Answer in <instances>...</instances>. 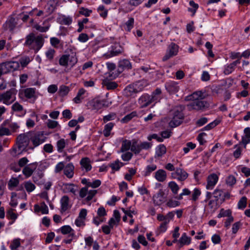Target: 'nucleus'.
Masks as SVG:
<instances>
[{"label": "nucleus", "instance_id": "1", "mask_svg": "<svg viewBox=\"0 0 250 250\" xmlns=\"http://www.w3.org/2000/svg\"><path fill=\"white\" fill-rule=\"evenodd\" d=\"M162 91L160 88H157L151 94H145L139 99V103L142 108H145L151 104L159 102L162 99Z\"/></svg>", "mask_w": 250, "mask_h": 250}, {"label": "nucleus", "instance_id": "2", "mask_svg": "<svg viewBox=\"0 0 250 250\" xmlns=\"http://www.w3.org/2000/svg\"><path fill=\"white\" fill-rule=\"evenodd\" d=\"M30 132L26 133L20 134L17 138L16 147L13 148V151L15 154H20L23 151H26V148L28 146L30 138Z\"/></svg>", "mask_w": 250, "mask_h": 250}, {"label": "nucleus", "instance_id": "3", "mask_svg": "<svg viewBox=\"0 0 250 250\" xmlns=\"http://www.w3.org/2000/svg\"><path fill=\"white\" fill-rule=\"evenodd\" d=\"M185 109V106L182 105H179L176 106L171 111L172 115V120L169 123V126L171 128H174L180 125L184 119V114L183 111Z\"/></svg>", "mask_w": 250, "mask_h": 250}, {"label": "nucleus", "instance_id": "4", "mask_svg": "<svg viewBox=\"0 0 250 250\" xmlns=\"http://www.w3.org/2000/svg\"><path fill=\"white\" fill-rule=\"evenodd\" d=\"M195 95H197V94L194 93L192 95L186 97V100H191V102L187 105L188 110H199L208 108L209 104L207 102L203 101L202 99H192L194 98Z\"/></svg>", "mask_w": 250, "mask_h": 250}, {"label": "nucleus", "instance_id": "5", "mask_svg": "<svg viewBox=\"0 0 250 250\" xmlns=\"http://www.w3.org/2000/svg\"><path fill=\"white\" fill-rule=\"evenodd\" d=\"M108 49V51L103 55V57L105 59L118 56L124 52L123 47L119 43L116 42L112 43Z\"/></svg>", "mask_w": 250, "mask_h": 250}, {"label": "nucleus", "instance_id": "6", "mask_svg": "<svg viewBox=\"0 0 250 250\" xmlns=\"http://www.w3.org/2000/svg\"><path fill=\"white\" fill-rule=\"evenodd\" d=\"M17 90L12 88L10 90L3 93H0V102H3V103L6 105H10L13 103L16 100L15 95Z\"/></svg>", "mask_w": 250, "mask_h": 250}, {"label": "nucleus", "instance_id": "7", "mask_svg": "<svg viewBox=\"0 0 250 250\" xmlns=\"http://www.w3.org/2000/svg\"><path fill=\"white\" fill-rule=\"evenodd\" d=\"M30 138L34 147L38 146L40 144L43 143L46 139L43 132L40 131L35 133L30 132Z\"/></svg>", "mask_w": 250, "mask_h": 250}, {"label": "nucleus", "instance_id": "8", "mask_svg": "<svg viewBox=\"0 0 250 250\" xmlns=\"http://www.w3.org/2000/svg\"><path fill=\"white\" fill-rule=\"evenodd\" d=\"M188 173L184 169L177 168L175 172L171 173V176L173 179H177L180 181L185 180L188 177Z\"/></svg>", "mask_w": 250, "mask_h": 250}, {"label": "nucleus", "instance_id": "9", "mask_svg": "<svg viewBox=\"0 0 250 250\" xmlns=\"http://www.w3.org/2000/svg\"><path fill=\"white\" fill-rule=\"evenodd\" d=\"M38 163L37 162L31 163L29 165H27L22 169V172L23 174L26 178L30 177L33 173L34 171L36 169Z\"/></svg>", "mask_w": 250, "mask_h": 250}, {"label": "nucleus", "instance_id": "10", "mask_svg": "<svg viewBox=\"0 0 250 250\" xmlns=\"http://www.w3.org/2000/svg\"><path fill=\"white\" fill-rule=\"evenodd\" d=\"M153 203L155 205L159 206L166 201V196L163 189H160L158 193L153 197Z\"/></svg>", "mask_w": 250, "mask_h": 250}, {"label": "nucleus", "instance_id": "11", "mask_svg": "<svg viewBox=\"0 0 250 250\" xmlns=\"http://www.w3.org/2000/svg\"><path fill=\"white\" fill-rule=\"evenodd\" d=\"M131 68L130 62L126 59H124L119 62L118 71L119 73L122 72L125 69H129Z\"/></svg>", "mask_w": 250, "mask_h": 250}, {"label": "nucleus", "instance_id": "12", "mask_svg": "<svg viewBox=\"0 0 250 250\" xmlns=\"http://www.w3.org/2000/svg\"><path fill=\"white\" fill-rule=\"evenodd\" d=\"M212 195L213 197L214 198V199L213 200L220 205L222 204L224 202L223 190L219 189H215L212 192Z\"/></svg>", "mask_w": 250, "mask_h": 250}, {"label": "nucleus", "instance_id": "13", "mask_svg": "<svg viewBox=\"0 0 250 250\" xmlns=\"http://www.w3.org/2000/svg\"><path fill=\"white\" fill-rule=\"evenodd\" d=\"M89 105L93 110H98L104 106L105 103L104 101L98 99H94L89 103Z\"/></svg>", "mask_w": 250, "mask_h": 250}, {"label": "nucleus", "instance_id": "14", "mask_svg": "<svg viewBox=\"0 0 250 250\" xmlns=\"http://www.w3.org/2000/svg\"><path fill=\"white\" fill-rule=\"evenodd\" d=\"M7 73L17 70L20 67L18 62H3Z\"/></svg>", "mask_w": 250, "mask_h": 250}, {"label": "nucleus", "instance_id": "15", "mask_svg": "<svg viewBox=\"0 0 250 250\" xmlns=\"http://www.w3.org/2000/svg\"><path fill=\"white\" fill-rule=\"evenodd\" d=\"M218 179L217 175L215 174H212L208 176V184L206 188L208 189H212L213 187L216 184Z\"/></svg>", "mask_w": 250, "mask_h": 250}, {"label": "nucleus", "instance_id": "16", "mask_svg": "<svg viewBox=\"0 0 250 250\" xmlns=\"http://www.w3.org/2000/svg\"><path fill=\"white\" fill-rule=\"evenodd\" d=\"M165 87L167 92L171 94L176 93L179 89L177 84L174 82L166 83Z\"/></svg>", "mask_w": 250, "mask_h": 250}, {"label": "nucleus", "instance_id": "17", "mask_svg": "<svg viewBox=\"0 0 250 250\" xmlns=\"http://www.w3.org/2000/svg\"><path fill=\"white\" fill-rule=\"evenodd\" d=\"M69 198L67 195L63 196L61 199V211L64 212L70 208L69 206Z\"/></svg>", "mask_w": 250, "mask_h": 250}, {"label": "nucleus", "instance_id": "18", "mask_svg": "<svg viewBox=\"0 0 250 250\" xmlns=\"http://www.w3.org/2000/svg\"><path fill=\"white\" fill-rule=\"evenodd\" d=\"M74 167L72 164L69 163L67 164L64 168V174L68 178H71L74 174Z\"/></svg>", "mask_w": 250, "mask_h": 250}, {"label": "nucleus", "instance_id": "19", "mask_svg": "<svg viewBox=\"0 0 250 250\" xmlns=\"http://www.w3.org/2000/svg\"><path fill=\"white\" fill-rule=\"evenodd\" d=\"M59 0H49L47 3V10L49 14H51L56 8Z\"/></svg>", "mask_w": 250, "mask_h": 250}, {"label": "nucleus", "instance_id": "20", "mask_svg": "<svg viewBox=\"0 0 250 250\" xmlns=\"http://www.w3.org/2000/svg\"><path fill=\"white\" fill-rule=\"evenodd\" d=\"M155 177L158 181L163 182L167 178L166 172L163 169H159L155 172Z\"/></svg>", "mask_w": 250, "mask_h": 250}, {"label": "nucleus", "instance_id": "21", "mask_svg": "<svg viewBox=\"0 0 250 250\" xmlns=\"http://www.w3.org/2000/svg\"><path fill=\"white\" fill-rule=\"evenodd\" d=\"M190 242V238L188 237L186 233H184L181 238L178 240L180 247H182L185 245H189Z\"/></svg>", "mask_w": 250, "mask_h": 250}, {"label": "nucleus", "instance_id": "22", "mask_svg": "<svg viewBox=\"0 0 250 250\" xmlns=\"http://www.w3.org/2000/svg\"><path fill=\"white\" fill-rule=\"evenodd\" d=\"M43 26H42L38 24H36L34 26V28L41 32H46L49 29L50 24L47 21H44L43 22Z\"/></svg>", "mask_w": 250, "mask_h": 250}, {"label": "nucleus", "instance_id": "23", "mask_svg": "<svg viewBox=\"0 0 250 250\" xmlns=\"http://www.w3.org/2000/svg\"><path fill=\"white\" fill-rule=\"evenodd\" d=\"M8 123L9 121L8 120L5 121L0 126V136H3L4 135L8 136L11 134L10 130L8 128L3 126L7 125V123Z\"/></svg>", "mask_w": 250, "mask_h": 250}, {"label": "nucleus", "instance_id": "24", "mask_svg": "<svg viewBox=\"0 0 250 250\" xmlns=\"http://www.w3.org/2000/svg\"><path fill=\"white\" fill-rule=\"evenodd\" d=\"M136 93L137 92H136V89L133 84L128 85L124 89V94L127 97L131 96Z\"/></svg>", "mask_w": 250, "mask_h": 250}, {"label": "nucleus", "instance_id": "25", "mask_svg": "<svg viewBox=\"0 0 250 250\" xmlns=\"http://www.w3.org/2000/svg\"><path fill=\"white\" fill-rule=\"evenodd\" d=\"M80 164L82 167L85 169L86 171H88L91 169L89 159L87 157L82 158L80 161Z\"/></svg>", "mask_w": 250, "mask_h": 250}, {"label": "nucleus", "instance_id": "26", "mask_svg": "<svg viewBox=\"0 0 250 250\" xmlns=\"http://www.w3.org/2000/svg\"><path fill=\"white\" fill-rule=\"evenodd\" d=\"M167 51L173 56H176L178 52V46L175 43L171 42L167 48Z\"/></svg>", "mask_w": 250, "mask_h": 250}, {"label": "nucleus", "instance_id": "27", "mask_svg": "<svg viewBox=\"0 0 250 250\" xmlns=\"http://www.w3.org/2000/svg\"><path fill=\"white\" fill-rule=\"evenodd\" d=\"M35 88H27L24 90V96L28 99H31L35 98Z\"/></svg>", "mask_w": 250, "mask_h": 250}, {"label": "nucleus", "instance_id": "28", "mask_svg": "<svg viewBox=\"0 0 250 250\" xmlns=\"http://www.w3.org/2000/svg\"><path fill=\"white\" fill-rule=\"evenodd\" d=\"M102 84L104 86H105L107 89H114L116 88L118 84L114 82H110L108 80H104Z\"/></svg>", "mask_w": 250, "mask_h": 250}, {"label": "nucleus", "instance_id": "29", "mask_svg": "<svg viewBox=\"0 0 250 250\" xmlns=\"http://www.w3.org/2000/svg\"><path fill=\"white\" fill-rule=\"evenodd\" d=\"M64 186V192H70L73 194H76V192L77 191V188H75L74 187L76 186L73 184H65L63 185Z\"/></svg>", "mask_w": 250, "mask_h": 250}, {"label": "nucleus", "instance_id": "30", "mask_svg": "<svg viewBox=\"0 0 250 250\" xmlns=\"http://www.w3.org/2000/svg\"><path fill=\"white\" fill-rule=\"evenodd\" d=\"M34 42L36 45V50L37 51H38L43 44L44 40L42 36H38L35 37Z\"/></svg>", "mask_w": 250, "mask_h": 250}, {"label": "nucleus", "instance_id": "31", "mask_svg": "<svg viewBox=\"0 0 250 250\" xmlns=\"http://www.w3.org/2000/svg\"><path fill=\"white\" fill-rule=\"evenodd\" d=\"M166 147L164 145H159L156 149V155L158 157H162L166 153Z\"/></svg>", "mask_w": 250, "mask_h": 250}, {"label": "nucleus", "instance_id": "32", "mask_svg": "<svg viewBox=\"0 0 250 250\" xmlns=\"http://www.w3.org/2000/svg\"><path fill=\"white\" fill-rule=\"evenodd\" d=\"M85 90L83 88L80 89L75 98L73 99V101L76 104H79L82 102V100L83 99V95L85 93Z\"/></svg>", "mask_w": 250, "mask_h": 250}, {"label": "nucleus", "instance_id": "33", "mask_svg": "<svg viewBox=\"0 0 250 250\" xmlns=\"http://www.w3.org/2000/svg\"><path fill=\"white\" fill-rule=\"evenodd\" d=\"M34 208L35 209H38L40 210L42 214H47L48 213V207L44 202L41 204L40 206L38 205H35Z\"/></svg>", "mask_w": 250, "mask_h": 250}, {"label": "nucleus", "instance_id": "34", "mask_svg": "<svg viewBox=\"0 0 250 250\" xmlns=\"http://www.w3.org/2000/svg\"><path fill=\"white\" fill-rule=\"evenodd\" d=\"M114 125L112 123H109L105 125L103 130V133L105 137H108L110 135V131L114 126Z\"/></svg>", "mask_w": 250, "mask_h": 250}, {"label": "nucleus", "instance_id": "35", "mask_svg": "<svg viewBox=\"0 0 250 250\" xmlns=\"http://www.w3.org/2000/svg\"><path fill=\"white\" fill-rule=\"evenodd\" d=\"M132 143L129 140H125L123 142L121 150L122 152H124L131 149Z\"/></svg>", "mask_w": 250, "mask_h": 250}, {"label": "nucleus", "instance_id": "36", "mask_svg": "<svg viewBox=\"0 0 250 250\" xmlns=\"http://www.w3.org/2000/svg\"><path fill=\"white\" fill-rule=\"evenodd\" d=\"M69 91V88L66 85H61L59 89L58 93L60 96L63 97L66 96Z\"/></svg>", "mask_w": 250, "mask_h": 250}, {"label": "nucleus", "instance_id": "37", "mask_svg": "<svg viewBox=\"0 0 250 250\" xmlns=\"http://www.w3.org/2000/svg\"><path fill=\"white\" fill-rule=\"evenodd\" d=\"M156 168H157V166L156 165L152 164V165H148L146 167V171H145V173L144 174V176L146 177V176H149L150 175V174L152 172L155 170L156 169Z\"/></svg>", "mask_w": 250, "mask_h": 250}, {"label": "nucleus", "instance_id": "38", "mask_svg": "<svg viewBox=\"0 0 250 250\" xmlns=\"http://www.w3.org/2000/svg\"><path fill=\"white\" fill-rule=\"evenodd\" d=\"M168 187L171 189L174 194H177L179 189L178 185L173 181L170 182L168 183Z\"/></svg>", "mask_w": 250, "mask_h": 250}, {"label": "nucleus", "instance_id": "39", "mask_svg": "<svg viewBox=\"0 0 250 250\" xmlns=\"http://www.w3.org/2000/svg\"><path fill=\"white\" fill-rule=\"evenodd\" d=\"M137 112L133 111L131 113L125 116L122 120L121 122L124 123H126L131 120L133 117L137 116Z\"/></svg>", "mask_w": 250, "mask_h": 250}, {"label": "nucleus", "instance_id": "40", "mask_svg": "<svg viewBox=\"0 0 250 250\" xmlns=\"http://www.w3.org/2000/svg\"><path fill=\"white\" fill-rule=\"evenodd\" d=\"M24 188L28 192H31L35 189V186L31 181H26L24 183Z\"/></svg>", "mask_w": 250, "mask_h": 250}, {"label": "nucleus", "instance_id": "41", "mask_svg": "<svg viewBox=\"0 0 250 250\" xmlns=\"http://www.w3.org/2000/svg\"><path fill=\"white\" fill-rule=\"evenodd\" d=\"M130 149L135 154H139L140 152V146L139 144H137L136 141L133 140Z\"/></svg>", "mask_w": 250, "mask_h": 250}, {"label": "nucleus", "instance_id": "42", "mask_svg": "<svg viewBox=\"0 0 250 250\" xmlns=\"http://www.w3.org/2000/svg\"><path fill=\"white\" fill-rule=\"evenodd\" d=\"M136 89V92H139L141 91L144 87L145 86V84L143 82L139 81L135 83H132Z\"/></svg>", "mask_w": 250, "mask_h": 250}, {"label": "nucleus", "instance_id": "43", "mask_svg": "<svg viewBox=\"0 0 250 250\" xmlns=\"http://www.w3.org/2000/svg\"><path fill=\"white\" fill-rule=\"evenodd\" d=\"M65 146V141L63 139L59 140L57 143V150L59 152H62Z\"/></svg>", "mask_w": 250, "mask_h": 250}, {"label": "nucleus", "instance_id": "44", "mask_svg": "<svg viewBox=\"0 0 250 250\" xmlns=\"http://www.w3.org/2000/svg\"><path fill=\"white\" fill-rule=\"evenodd\" d=\"M16 25L15 20L14 18H11L8 21L6 22V28L12 31L15 28Z\"/></svg>", "mask_w": 250, "mask_h": 250}, {"label": "nucleus", "instance_id": "45", "mask_svg": "<svg viewBox=\"0 0 250 250\" xmlns=\"http://www.w3.org/2000/svg\"><path fill=\"white\" fill-rule=\"evenodd\" d=\"M35 35L33 33H30L26 36V41L24 43L25 45H30L34 42L35 40Z\"/></svg>", "mask_w": 250, "mask_h": 250}, {"label": "nucleus", "instance_id": "46", "mask_svg": "<svg viewBox=\"0 0 250 250\" xmlns=\"http://www.w3.org/2000/svg\"><path fill=\"white\" fill-rule=\"evenodd\" d=\"M68 60L69 55H62L59 60V63L62 66H67L68 65Z\"/></svg>", "mask_w": 250, "mask_h": 250}, {"label": "nucleus", "instance_id": "47", "mask_svg": "<svg viewBox=\"0 0 250 250\" xmlns=\"http://www.w3.org/2000/svg\"><path fill=\"white\" fill-rule=\"evenodd\" d=\"M247 200L246 197H242L238 203V208L240 209H244L247 206Z\"/></svg>", "mask_w": 250, "mask_h": 250}, {"label": "nucleus", "instance_id": "48", "mask_svg": "<svg viewBox=\"0 0 250 250\" xmlns=\"http://www.w3.org/2000/svg\"><path fill=\"white\" fill-rule=\"evenodd\" d=\"M98 12L99 13L100 15L103 17L105 18L107 15V10L105 9L104 5H100L97 9Z\"/></svg>", "mask_w": 250, "mask_h": 250}, {"label": "nucleus", "instance_id": "49", "mask_svg": "<svg viewBox=\"0 0 250 250\" xmlns=\"http://www.w3.org/2000/svg\"><path fill=\"white\" fill-rule=\"evenodd\" d=\"M124 164L122 162H120L119 160H117L114 163L110 164L109 167H111L113 170H118Z\"/></svg>", "mask_w": 250, "mask_h": 250}, {"label": "nucleus", "instance_id": "50", "mask_svg": "<svg viewBox=\"0 0 250 250\" xmlns=\"http://www.w3.org/2000/svg\"><path fill=\"white\" fill-rule=\"evenodd\" d=\"M19 184V181L17 178H12L9 180L8 186L9 188H11L17 187Z\"/></svg>", "mask_w": 250, "mask_h": 250}, {"label": "nucleus", "instance_id": "51", "mask_svg": "<svg viewBox=\"0 0 250 250\" xmlns=\"http://www.w3.org/2000/svg\"><path fill=\"white\" fill-rule=\"evenodd\" d=\"M189 3L190 6L192 7V8H188V10L189 11L192 12L193 13V15H194L196 11V10L199 7L198 4L195 3L193 0H190Z\"/></svg>", "mask_w": 250, "mask_h": 250}, {"label": "nucleus", "instance_id": "52", "mask_svg": "<svg viewBox=\"0 0 250 250\" xmlns=\"http://www.w3.org/2000/svg\"><path fill=\"white\" fill-rule=\"evenodd\" d=\"M20 239L17 238L14 239L10 245V248L12 250H16L20 246Z\"/></svg>", "mask_w": 250, "mask_h": 250}, {"label": "nucleus", "instance_id": "53", "mask_svg": "<svg viewBox=\"0 0 250 250\" xmlns=\"http://www.w3.org/2000/svg\"><path fill=\"white\" fill-rule=\"evenodd\" d=\"M236 182L235 177L232 175L229 176L226 179V183L227 185L232 186L234 185Z\"/></svg>", "mask_w": 250, "mask_h": 250}, {"label": "nucleus", "instance_id": "54", "mask_svg": "<svg viewBox=\"0 0 250 250\" xmlns=\"http://www.w3.org/2000/svg\"><path fill=\"white\" fill-rule=\"evenodd\" d=\"M169 220H166L165 221L162 223L158 229L159 232H164L167 229V224L169 223Z\"/></svg>", "mask_w": 250, "mask_h": 250}, {"label": "nucleus", "instance_id": "55", "mask_svg": "<svg viewBox=\"0 0 250 250\" xmlns=\"http://www.w3.org/2000/svg\"><path fill=\"white\" fill-rule=\"evenodd\" d=\"M69 55V60L68 62V65L71 66V67H73L77 62V58L76 55Z\"/></svg>", "mask_w": 250, "mask_h": 250}, {"label": "nucleus", "instance_id": "56", "mask_svg": "<svg viewBox=\"0 0 250 250\" xmlns=\"http://www.w3.org/2000/svg\"><path fill=\"white\" fill-rule=\"evenodd\" d=\"M234 68L235 66L231 63L225 67L224 73L226 75H229L234 71Z\"/></svg>", "mask_w": 250, "mask_h": 250}, {"label": "nucleus", "instance_id": "57", "mask_svg": "<svg viewBox=\"0 0 250 250\" xmlns=\"http://www.w3.org/2000/svg\"><path fill=\"white\" fill-rule=\"evenodd\" d=\"M220 205L219 204L213 199L210 200L208 203V206L209 208L214 210L217 209L219 207Z\"/></svg>", "mask_w": 250, "mask_h": 250}, {"label": "nucleus", "instance_id": "58", "mask_svg": "<svg viewBox=\"0 0 250 250\" xmlns=\"http://www.w3.org/2000/svg\"><path fill=\"white\" fill-rule=\"evenodd\" d=\"M61 232L63 234H67L73 231V230L69 226H64L61 228Z\"/></svg>", "mask_w": 250, "mask_h": 250}, {"label": "nucleus", "instance_id": "59", "mask_svg": "<svg viewBox=\"0 0 250 250\" xmlns=\"http://www.w3.org/2000/svg\"><path fill=\"white\" fill-rule=\"evenodd\" d=\"M190 190L188 188H184L182 192L179 195L176 196L175 198L178 200H181L183 199L184 195H188L190 194Z\"/></svg>", "mask_w": 250, "mask_h": 250}, {"label": "nucleus", "instance_id": "60", "mask_svg": "<svg viewBox=\"0 0 250 250\" xmlns=\"http://www.w3.org/2000/svg\"><path fill=\"white\" fill-rule=\"evenodd\" d=\"M28 162L29 161L26 157H23L19 159L18 161V165L20 167H24L27 166Z\"/></svg>", "mask_w": 250, "mask_h": 250}, {"label": "nucleus", "instance_id": "61", "mask_svg": "<svg viewBox=\"0 0 250 250\" xmlns=\"http://www.w3.org/2000/svg\"><path fill=\"white\" fill-rule=\"evenodd\" d=\"M140 151L142 149H147L150 148L152 144L150 143L144 142L139 144Z\"/></svg>", "mask_w": 250, "mask_h": 250}, {"label": "nucleus", "instance_id": "62", "mask_svg": "<svg viewBox=\"0 0 250 250\" xmlns=\"http://www.w3.org/2000/svg\"><path fill=\"white\" fill-rule=\"evenodd\" d=\"M47 125L48 128L53 129L59 125V124L57 121L48 120L47 123Z\"/></svg>", "mask_w": 250, "mask_h": 250}, {"label": "nucleus", "instance_id": "63", "mask_svg": "<svg viewBox=\"0 0 250 250\" xmlns=\"http://www.w3.org/2000/svg\"><path fill=\"white\" fill-rule=\"evenodd\" d=\"M92 13V10H88L87 8L84 7H81L79 11V13L81 15H84L85 17H88Z\"/></svg>", "mask_w": 250, "mask_h": 250}, {"label": "nucleus", "instance_id": "64", "mask_svg": "<svg viewBox=\"0 0 250 250\" xmlns=\"http://www.w3.org/2000/svg\"><path fill=\"white\" fill-rule=\"evenodd\" d=\"M200 195H201L200 190L199 189L195 188L194 189L193 193L192 195V200H193L194 201H196L198 199L199 196Z\"/></svg>", "mask_w": 250, "mask_h": 250}]
</instances>
